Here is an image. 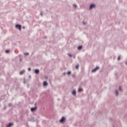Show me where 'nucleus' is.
<instances>
[{"instance_id": "13", "label": "nucleus", "mask_w": 127, "mask_h": 127, "mask_svg": "<svg viewBox=\"0 0 127 127\" xmlns=\"http://www.w3.org/2000/svg\"><path fill=\"white\" fill-rule=\"evenodd\" d=\"M66 75H67L68 76H70V75H71V71H68L66 73Z\"/></svg>"}, {"instance_id": "20", "label": "nucleus", "mask_w": 127, "mask_h": 127, "mask_svg": "<svg viewBox=\"0 0 127 127\" xmlns=\"http://www.w3.org/2000/svg\"><path fill=\"white\" fill-rule=\"evenodd\" d=\"M118 60L120 61L121 60V56L118 57Z\"/></svg>"}, {"instance_id": "14", "label": "nucleus", "mask_w": 127, "mask_h": 127, "mask_svg": "<svg viewBox=\"0 0 127 127\" xmlns=\"http://www.w3.org/2000/svg\"><path fill=\"white\" fill-rule=\"evenodd\" d=\"M82 46H79L77 48L78 50H82Z\"/></svg>"}, {"instance_id": "2", "label": "nucleus", "mask_w": 127, "mask_h": 127, "mask_svg": "<svg viewBox=\"0 0 127 127\" xmlns=\"http://www.w3.org/2000/svg\"><path fill=\"white\" fill-rule=\"evenodd\" d=\"M96 7V5L95 4H91L90 5L89 9L91 10V9H93V8H95Z\"/></svg>"}, {"instance_id": "7", "label": "nucleus", "mask_w": 127, "mask_h": 127, "mask_svg": "<svg viewBox=\"0 0 127 127\" xmlns=\"http://www.w3.org/2000/svg\"><path fill=\"white\" fill-rule=\"evenodd\" d=\"M12 126H13V124H12V123H9V124L6 126V127H12Z\"/></svg>"}, {"instance_id": "17", "label": "nucleus", "mask_w": 127, "mask_h": 127, "mask_svg": "<svg viewBox=\"0 0 127 127\" xmlns=\"http://www.w3.org/2000/svg\"><path fill=\"white\" fill-rule=\"evenodd\" d=\"M119 91H120V92H123V90L122 89V87H121V86L119 87Z\"/></svg>"}, {"instance_id": "24", "label": "nucleus", "mask_w": 127, "mask_h": 127, "mask_svg": "<svg viewBox=\"0 0 127 127\" xmlns=\"http://www.w3.org/2000/svg\"><path fill=\"white\" fill-rule=\"evenodd\" d=\"M28 71H31V68L29 67V68H28Z\"/></svg>"}, {"instance_id": "26", "label": "nucleus", "mask_w": 127, "mask_h": 127, "mask_svg": "<svg viewBox=\"0 0 127 127\" xmlns=\"http://www.w3.org/2000/svg\"><path fill=\"white\" fill-rule=\"evenodd\" d=\"M64 75H67V72H64Z\"/></svg>"}, {"instance_id": "11", "label": "nucleus", "mask_w": 127, "mask_h": 127, "mask_svg": "<svg viewBox=\"0 0 127 127\" xmlns=\"http://www.w3.org/2000/svg\"><path fill=\"white\" fill-rule=\"evenodd\" d=\"M78 92L79 93H81V92H83V89L81 88H79L78 90Z\"/></svg>"}, {"instance_id": "25", "label": "nucleus", "mask_w": 127, "mask_h": 127, "mask_svg": "<svg viewBox=\"0 0 127 127\" xmlns=\"http://www.w3.org/2000/svg\"><path fill=\"white\" fill-rule=\"evenodd\" d=\"M40 14H41V15H43V12H41Z\"/></svg>"}, {"instance_id": "19", "label": "nucleus", "mask_w": 127, "mask_h": 127, "mask_svg": "<svg viewBox=\"0 0 127 127\" xmlns=\"http://www.w3.org/2000/svg\"><path fill=\"white\" fill-rule=\"evenodd\" d=\"M82 23H83V24H84V25H86V24H87V22H84V21L82 22Z\"/></svg>"}, {"instance_id": "21", "label": "nucleus", "mask_w": 127, "mask_h": 127, "mask_svg": "<svg viewBox=\"0 0 127 127\" xmlns=\"http://www.w3.org/2000/svg\"><path fill=\"white\" fill-rule=\"evenodd\" d=\"M24 84H26V79H24Z\"/></svg>"}, {"instance_id": "28", "label": "nucleus", "mask_w": 127, "mask_h": 127, "mask_svg": "<svg viewBox=\"0 0 127 127\" xmlns=\"http://www.w3.org/2000/svg\"><path fill=\"white\" fill-rule=\"evenodd\" d=\"M4 110H5V109H6V106H4Z\"/></svg>"}, {"instance_id": "5", "label": "nucleus", "mask_w": 127, "mask_h": 127, "mask_svg": "<svg viewBox=\"0 0 127 127\" xmlns=\"http://www.w3.org/2000/svg\"><path fill=\"white\" fill-rule=\"evenodd\" d=\"M15 27L16 28H17L18 29H19V30H21V25L19 24H17L15 25Z\"/></svg>"}, {"instance_id": "3", "label": "nucleus", "mask_w": 127, "mask_h": 127, "mask_svg": "<svg viewBox=\"0 0 127 127\" xmlns=\"http://www.w3.org/2000/svg\"><path fill=\"white\" fill-rule=\"evenodd\" d=\"M36 109H37V107H36V103L35 104V107L31 108V111H32L33 113L35 112L36 111Z\"/></svg>"}, {"instance_id": "22", "label": "nucleus", "mask_w": 127, "mask_h": 127, "mask_svg": "<svg viewBox=\"0 0 127 127\" xmlns=\"http://www.w3.org/2000/svg\"><path fill=\"white\" fill-rule=\"evenodd\" d=\"M78 68H79V65H76L75 68L78 69Z\"/></svg>"}, {"instance_id": "23", "label": "nucleus", "mask_w": 127, "mask_h": 127, "mask_svg": "<svg viewBox=\"0 0 127 127\" xmlns=\"http://www.w3.org/2000/svg\"><path fill=\"white\" fill-rule=\"evenodd\" d=\"M68 56H69V57H72V55L68 54Z\"/></svg>"}, {"instance_id": "27", "label": "nucleus", "mask_w": 127, "mask_h": 127, "mask_svg": "<svg viewBox=\"0 0 127 127\" xmlns=\"http://www.w3.org/2000/svg\"><path fill=\"white\" fill-rule=\"evenodd\" d=\"M8 106H9V107H10V106H11V103H9Z\"/></svg>"}, {"instance_id": "18", "label": "nucleus", "mask_w": 127, "mask_h": 127, "mask_svg": "<svg viewBox=\"0 0 127 127\" xmlns=\"http://www.w3.org/2000/svg\"><path fill=\"white\" fill-rule=\"evenodd\" d=\"M5 53H6L7 54H8V53H9V50H6Z\"/></svg>"}, {"instance_id": "16", "label": "nucleus", "mask_w": 127, "mask_h": 127, "mask_svg": "<svg viewBox=\"0 0 127 127\" xmlns=\"http://www.w3.org/2000/svg\"><path fill=\"white\" fill-rule=\"evenodd\" d=\"M24 55H25L26 56H27L29 55V53H24Z\"/></svg>"}, {"instance_id": "8", "label": "nucleus", "mask_w": 127, "mask_h": 127, "mask_svg": "<svg viewBox=\"0 0 127 127\" xmlns=\"http://www.w3.org/2000/svg\"><path fill=\"white\" fill-rule=\"evenodd\" d=\"M24 73H25V70H23L20 72L19 74H20V75H23V74H24Z\"/></svg>"}, {"instance_id": "10", "label": "nucleus", "mask_w": 127, "mask_h": 127, "mask_svg": "<svg viewBox=\"0 0 127 127\" xmlns=\"http://www.w3.org/2000/svg\"><path fill=\"white\" fill-rule=\"evenodd\" d=\"M115 94L116 96H119V90H116L115 92Z\"/></svg>"}, {"instance_id": "12", "label": "nucleus", "mask_w": 127, "mask_h": 127, "mask_svg": "<svg viewBox=\"0 0 127 127\" xmlns=\"http://www.w3.org/2000/svg\"><path fill=\"white\" fill-rule=\"evenodd\" d=\"M72 94L73 96H76V91H75V90H73V91L72 92Z\"/></svg>"}, {"instance_id": "6", "label": "nucleus", "mask_w": 127, "mask_h": 127, "mask_svg": "<svg viewBox=\"0 0 127 127\" xmlns=\"http://www.w3.org/2000/svg\"><path fill=\"white\" fill-rule=\"evenodd\" d=\"M43 86H44V87H46V86H48V83H47V82L44 81L43 82Z\"/></svg>"}, {"instance_id": "4", "label": "nucleus", "mask_w": 127, "mask_h": 127, "mask_svg": "<svg viewBox=\"0 0 127 127\" xmlns=\"http://www.w3.org/2000/svg\"><path fill=\"white\" fill-rule=\"evenodd\" d=\"M99 69H100V67L97 66L95 68L93 69L92 70V73H95V72H96L97 70H99Z\"/></svg>"}, {"instance_id": "15", "label": "nucleus", "mask_w": 127, "mask_h": 127, "mask_svg": "<svg viewBox=\"0 0 127 127\" xmlns=\"http://www.w3.org/2000/svg\"><path fill=\"white\" fill-rule=\"evenodd\" d=\"M73 6L74 8H77V4H73Z\"/></svg>"}, {"instance_id": "9", "label": "nucleus", "mask_w": 127, "mask_h": 127, "mask_svg": "<svg viewBox=\"0 0 127 127\" xmlns=\"http://www.w3.org/2000/svg\"><path fill=\"white\" fill-rule=\"evenodd\" d=\"M35 73L36 74H39V69H35Z\"/></svg>"}, {"instance_id": "1", "label": "nucleus", "mask_w": 127, "mask_h": 127, "mask_svg": "<svg viewBox=\"0 0 127 127\" xmlns=\"http://www.w3.org/2000/svg\"><path fill=\"white\" fill-rule=\"evenodd\" d=\"M65 121H66V118L63 117L60 120V123L61 124H64V123H65Z\"/></svg>"}, {"instance_id": "29", "label": "nucleus", "mask_w": 127, "mask_h": 127, "mask_svg": "<svg viewBox=\"0 0 127 127\" xmlns=\"http://www.w3.org/2000/svg\"><path fill=\"white\" fill-rule=\"evenodd\" d=\"M126 65H127V63H126Z\"/></svg>"}]
</instances>
